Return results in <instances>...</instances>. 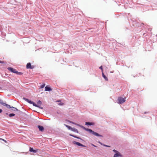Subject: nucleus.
Returning <instances> with one entry per match:
<instances>
[{
    "label": "nucleus",
    "instance_id": "f257e3e1",
    "mask_svg": "<svg viewBox=\"0 0 157 157\" xmlns=\"http://www.w3.org/2000/svg\"><path fill=\"white\" fill-rule=\"evenodd\" d=\"M85 129L88 131H89L90 132L92 133L93 134L96 136H101V137H102V136L101 135L99 134L98 133L95 132H94L92 130L88 129V128H85Z\"/></svg>",
    "mask_w": 157,
    "mask_h": 157
},
{
    "label": "nucleus",
    "instance_id": "f03ea898",
    "mask_svg": "<svg viewBox=\"0 0 157 157\" xmlns=\"http://www.w3.org/2000/svg\"><path fill=\"white\" fill-rule=\"evenodd\" d=\"M125 98H123L121 97H119L118 98V103L120 104H121L125 101Z\"/></svg>",
    "mask_w": 157,
    "mask_h": 157
},
{
    "label": "nucleus",
    "instance_id": "7ed1b4c3",
    "mask_svg": "<svg viewBox=\"0 0 157 157\" xmlns=\"http://www.w3.org/2000/svg\"><path fill=\"white\" fill-rule=\"evenodd\" d=\"M8 69L11 71V72L16 73L17 74H18L19 72H18L17 71L16 69H13L12 67H8Z\"/></svg>",
    "mask_w": 157,
    "mask_h": 157
},
{
    "label": "nucleus",
    "instance_id": "20e7f679",
    "mask_svg": "<svg viewBox=\"0 0 157 157\" xmlns=\"http://www.w3.org/2000/svg\"><path fill=\"white\" fill-rule=\"evenodd\" d=\"M3 101L0 99V103H1L2 105L6 106L7 108H8L9 107H10V105L3 102Z\"/></svg>",
    "mask_w": 157,
    "mask_h": 157
},
{
    "label": "nucleus",
    "instance_id": "39448f33",
    "mask_svg": "<svg viewBox=\"0 0 157 157\" xmlns=\"http://www.w3.org/2000/svg\"><path fill=\"white\" fill-rule=\"evenodd\" d=\"M34 66H31V63H28L26 65V68L27 69H32L34 68Z\"/></svg>",
    "mask_w": 157,
    "mask_h": 157
},
{
    "label": "nucleus",
    "instance_id": "423d86ee",
    "mask_svg": "<svg viewBox=\"0 0 157 157\" xmlns=\"http://www.w3.org/2000/svg\"><path fill=\"white\" fill-rule=\"evenodd\" d=\"M38 149L34 150L33 149V148L31 147H30L29 148V151H30L33 152L35 153H36L38 151Z\"/></svg>",
    "mask_w": 157,
    "mask_h": 157
},
{
    "label": "nucleus",
    "instance_id": "0eeeda50",
    "mask_svg": "<svg viewBox=\"0 0 157 157\" xmlns=\"http://www.w3.org/2000/svg\"><path fill=\"white\" fill-rule=\"evenodd\" d=\"M73 143L74 144H76V145L79 146H81L82 147L84 146L83 145L78 142L74 141L73 142Z\"/></svg>",
    "mask_w": 157,
    "mask_h": 157
},
{
    "label": "nucleus",
    "instance_id": "6e6552de",
    "mask_svg": "<svg viewBox=\"0 0 157 157\" xmlns=\"http://www.w3.org/2000/svg\"><path fill=\"white\" fill-rule=\"evenodd\" d=\"M121 156V154H120V153L119 152H118L114 154V155L113 156V157H117Z\"/></svg>",
    "mask_w": 157,
    "mask_h": 157
},
{
    "label": "nucleus",
    "instance_id": "1a4fd4ad",
    "mask_svg": "<svg viewBox=\"0 0 157 157\" xmlns=\"http://www.w3.org/2000/svg\"><path fill=\"white\" fill-rule=\"evenodd\" d=\"M52 89L49 87L48 86H46L45 87V91H52Z\"/></svg>",
    "mask_w": 157,
    "mask_h": 157
},
{
    "label": "nucleus",
    "instance_id": "9d476101",
    "mask_svg": "<svg viewBox=\"0 0 157 157\" xmlns=\"http://www.w3.org/2000/svg\"><path fill=\"white\" fill-rule=\"evenodd\" d=\"M9 108H10L11 109H10L11 110L14 111H18V109H17L16 108L13 107H9Z\"/></svg>",
    "mask_w": 157,
    "mask_h": 157
},
{
    "label": "nucleus",
    "instance_id": "9b49d317",
    "mask_svg": "<svg viewBox=\"0 0 157 157\" xmlns=\"http://www.w3.org/2000/svg\"><path fill=\"white\" fill-rule=\"evenodd\" d=\"M31 104H33V105L34 106H36V107H39L41 109H43V108L42 107H41L39 105H38L36 104L35 103L33 102H33H32V103H31Z\"/></svg>",
    "mask_w": 157,
    "mask_h": 157
},
{
    "label": "nucleus",
    "instance_id": "f8f14e48",
    "mask_svg": "<svg viewBox=\"0 0 157 157\" xmlns=\"http://www.w3.org/2000/svg\"><path fill=\"white\" fill-rule=\"evenodd\" d=\"M38 127L39 128L40 130L41 131H43L44 130V128L42 126L38 125Z\"/></svg>",
    "mask_w": 157,
    "mask_h": 157
},
{
    "label": "nucleus",
    "instance_id": "ddd939ff",
    "mask_svg": "<svg viewBox=\"0 0 157 157\" xmlns=\"http://www.w3.org/2000/svg\"><path fill=\"white\" fill-rule=\"evenodd\" d=\"M94 124L92 122H86L85 124L88 125H94Z\"/></svg>",
    "mask_w": 157,
    "mask_h": 157
},
{
    "label": "nucleus",
    "instance_id": "4468645a",
    "mask_svg": "<svg viewBox=\"0 0 157 157\" xmlns=\"http://www.w3.org/2000/svg\"><path fill=\"white\" fill-rule=\"evenodd\" d=\"M25 100V101H26L30 103V104L31 103H32V102H33V101H30V100H29L28 99H27L26 98H23Z\"/></svg>",
    "mask_w": 157,
    "mask_h": 157
},
{
    "label": "nucleus",
    "instance_id": "2eb2a0df",
    "mask_svg": "<svg viewBox=\"0 0 157 157\" xmlns=\"http://www.w3.org/2000/svg\"><path fill=\"white\" fill-rule=\"evenodd\" d=\"M102 75L104 78L107 81L108 80L107 78L104 75V74L103 72L102 73Z\"/></svg>",
    "mask_w": 157,
    "mask_h": 157
},
{
    "label": "nucleus",
    "instance_id": "dca6fc26",
    "mask_svg": "<svg viewBox=\"0 0 157 157\" xmlns=\"http://www.w3.org/2000/svg\"><path fill=\"white\" fill-rule=\"evenodd\" d=\"M71 130L73 131H74L75 132H77L78 133V130L75 128H71Z\"/></svg>",
    "mask_w": 157,
    "mask_h": 157
},
{
    "label": "nucleus",
    "instance_id": "f3484780",
    "mask_svg": "<svg viewBox=\"0 0 157 157\" xmlns=\"http://www.w3.org/2000/svg\"><path fill=\"white\" fill-rule=\"evenodd\" d=\"M65 125L67 128L69 129H71V128H72L70 126H69L65 124Z\"/></svg>",
    "mask_w": 157,
    "mask_h": 157
},
{
    "label": "nucleus",
    "instance_id": "a211bd4d",
    "mask_svg": "<svg viewBox=\"0 0 157 157\" xmlns=\"http://www.w3.org/2000/svg\"><path fill=\"white\" fill-rule=\"evenodd\" d=\"M15 116V114L14 113H10L9 115V116L10 117H12Z\"/></svg>",
    "mask_w": 157,
    "mask_h": 157
},
{
    "label": "nucleus",
    "instance_id": "6ab92c4d",
    "mask_svg": "<svg viewBox=\"0 0 157 157\" xmlns=\"http://www.w3.org/2000/svg\"><path fill=\"white\" fill-rule=\"evenodd\" d=\"M45 86V84H43L40 86V88H43Z\"/></svg>",
    "mask_w": 157,
    "mask_h": 157
},
{
    "label": "nucleus",
    "instance_id": "aec40b11",
    "mask_svg": "<svg viewBox=\"0 0 157 157\" xmlns=\"http://www.w3.org/2000/svg\"><path fill=\"white\" fill-rule=\"evenodd\" d=\"M70 135L77 138H79L78 137H77V136H74L71 134H70Z\"/></svg>",
    "mask_w": 157,
    "mask_h": 157
},
{
    "label": "nucleus",
    "instance_id": "412c9836",
    "mask_svg": "<svg viewBox=\"0 0 157 157\" xmlns=\"http://www.w3.org/2000/svg\"><path fill=\"white\" fill-rule=\"evenodd\" d=\"M37 103L38 104H40V105H41L42 104V102H41V101H40L39 100L37 102Z\"/></svg>",
    "mask_w": 157,
    "mask_h": 157
},
{
    "label": "nucleus",
    "instance_id": "4be33fe9",
    "mask_svg": "<svg viewBox=\"0 0 157 157\" xmlns=\"http://www.w3.org/2000/svg\"><path fill=\"white\" fill-rule=\"evenodd\" d=\"M63 104H64L62 102H60L59 104V105H63Z\"/></svg>",
    "mask_w": 157,
    "mask_h": 157
},
{
    "label": "nucleus",
    "instance_id": "5701e85b",
    "mask_svg": "<svg viewBox=\"0 0 157 157\" xmlns=\"http://www.w3.org/2000/svg\"><path fill=\"white\" fill-rule=\"evenodd\" d=\"M113 151H114V152L115 153H117V152H118V151H116V150L114 149L113 150Z\"/></svg>",
    "mask_w": 157,
    "mask_h": 157
},
{
    "label": "nucleus",
    "instance_id": "b1692460",
    "mask_svg": "<svg viewBox=\"0 0 157 157\" xmlns=\"http://www.w3.org/2000/svg\"><path fill=\"white\" fill-rule=\"evenodd\" d=\"M99 68H100V69H101L102 70V71H103V69H102V66H100V67H99Z\"/></svg>",
    "mask_w": 157,
    "mask_h": 157
},
{
    "label": "nucleus",
    "instance_id": "393cba45",
    "mask_svg": "<svg viewBox=\"0 0 157 157\" xmlns=\"http://www.w3.org/2000/svg\"><path fill=\"white\" fill-rule=\"evenodd\" d=\"M3 141L6 143H7V141L4 139H3Z\"/></svg>",
    "mask_w": 157,
    "mask_h": 157
},
{
    "label": "nucleus",
    "instance_id": "a878e982",
    "mask_svg": "<svg viewBox=\"0 0 157 157\" xmlns=\"http://www.w3.org/2000/svg\"><path fill=\"white\" fill-rule=\"evenodd\" d=\"M103 145L104 146H105L107 147H110V146H109L105 145Z\"/></svg>",
    "mask_w": 157,
    "mask_h": 157
},
{
    "label": "nucleus",
    "instance_id": "bb28decb",
    "mask_svg": "<svg viewBox=\"0 0 157 157\" xmlns=\"http://www.w3.org/2000/svg\"><path fill=\"white\" fill-rule=\"evenodd\" d=\"M2 112V109H0V113H1Z\"/></svg>",
    "mask_w": 157,
    "mask_h": 157
},
{
    "label": "nucleus",
    "instance_id": "cd10ccee",
    "mask_svg": "<svg viewBox=\"0 0 157 157\" xmlns=\"http://www.w3.org/2000/svg\"><path fill=\"white\" fill-rule=\"evenodd\" d=\"M4 62L0 60V63H3Z\"/></svg>",
    "mask_w": 157,
    "mask_h": 157
},
{
    "label": "nucleus",
    "instance_id": "c85d7f7f",
    "mask_svg": "<svg viewBox=\"0 0 157 157\" xmlns=\"http://www.w3.org/2000/svg\"><path fill=\"white\" fill-rule=\"evenodd\" d=\"M0 140H3V139H2L1 138H0Z\"/></svg>",
    "mask_w": 157,
    "mask_h": 157
},
{
    "label": "nucleus",
    "instance_id": "c756f323",
    "mask_svg": "<svg viewBox=\"0 0 157 157\" xmlns=\"http://www.w3.org/2000/svg\"><path fill=\"white\" fill-rule=\"evenodd\" d=\"M75 124L78 125V126H80L78 124Z\"/></svg>",
    "mask_w": 157,
    "mask_h": 157
},
{
    "label": "nucleus",
    "instance_id": "7c9ffc66",
    "mask_svg": "<svg viewBox=\"0 0 157 157\" xmlns=\"http://www.w3.org/2000/svg\"><path fill=\"white\" fill-rule=\"evenodd\" d=\"M56 101L59 102V101Z\"/></svg>",
    "mask_w": 157,
    "mask_h": 157
},
{
    "label": "nucleus",
    "instance_id": "2f4dec72",
    "mask_svg": "<svg viewBox=\"0 0 157 157\" xmlns=\"http://www.w3.org/2000/svg\"><path fill=\"white\" fill-rule=\"evenodd\" d=\"M99 143L100 144H101V143L100 142H99Z\"/></svg>",
    "mask_w": 157,
    "mask_h": 157
}]
</instances>
